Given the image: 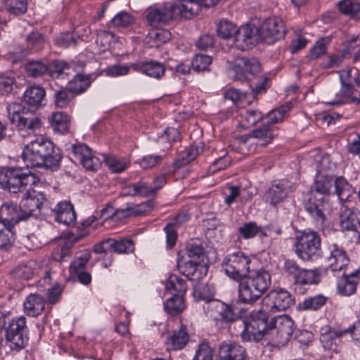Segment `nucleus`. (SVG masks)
Listing matches in <instances>:
<instances>
[{
  "mask_svg": "<svg viewBox=\"0 0 360 360\" xmlns=\"http://www.w3.org/2000/svg\"><path fill=\"white\" fill-rule=\"evenodd\" d=\"M259 25L257 27L252 26L253 24H245L238 29L232 22L226 21V46L231 49L236 47L245 50L259 39L271 44L285 34L283 21L278 17L269 18Z\"/></svg>",
  "mask_w": 360,
  "mask_h": 360,
  "instance_id": "f257e3e1",
  "label": "nucleus"
},
{
  "mask_svg": "<svg viewBox=\"0 0 360 360\" xmlns=\"http://www.w3.org/2000/svg\"><path fill=\"white\" fill-rule=\"evenodd\" d=\"M21 157L27 167L53 169L61 160L59 148L41 136H36L25 146Z\"/></svg>",
  "mask_w": 360,
  "mask_h": 360,
  "instance_id": "f03ea898",
  "label": "nucleus"
},
{
  "mask_svg": "<svg viewBox=\"0 0 360 360\" xmlns=\"http://www.w3.org/2000/svg\"><path fill=\"white\" fill-rule=\"evenodd\" d=\"M341 88L335 98L327 103L332 105L347 103L360 105V77L356 69L347 67L340 70Z\"/></svg>",
  "mask_w": 360,
  "mask_h": 360,
  "instance_id": "7ed1b4c3",
  "label": "nucleus"
},
{
  "mask_svg": "<svg viewBox=\"0 0 360 360\" xmlns=\"http://www.w3.org/2000/svg\"><path fill=\"white\" fill-rule=\"evenodd\" d=\"M271 285L270 274L264 269L252 272L246 281L238 283L239 299L245 303L255 302Z\"/></svg>",
  "mask_w": 360,
  "mask_h": 360,
  "instance_id": "20e7f679",
  "label": "nucleus"
},
{
  "mask_svg": "<svg viewBox=\"0 0 360 360\" xmlns=\"http://www.w3.org/2000/svg\"><path fill=\"white\" fill-rule=\"evenodd\" d=\"M269 311L264 309V306L259 309L252 311L246 319L238 326V332L244 341H259L264 335L267 336L269 330Z\"/></svg>",
  "mask_w": 360,
  "mask_h": 360,
  "instance_id": "39448f33",
  "label": "nucleus"
},
{
  "mask_svg": "<svg viewBox=\"0 0 360 360\" xmlns=\"http://www.w3.org/2000/svg\"><path fill=\"white\" fill-rule=\"evenodd\" d=\"M38 178L21 167H3L0 168V186L11 193H17L27 186L34 185Z\"/></svg>",
  "mask_w": 360,
  "mask_h": 360,
  "instance_id": "423d86ee",
  "label": "nucleus"
},
{
  "mask_svg": "<svg viewBox=\"0 0 360 360\" xmlns=\"http://www.w3.org/2000/svg\"><path fill=\"white\" fill-rule=\"evenodd\" d=\"M295 252L304 262H315L322 255L321 238L311 229L298 231L295 236Z\"/></svg>",
  "mask_w": 360,
  "mask_h": 360,
  "instance_id": "0eeeda50",
  "label": "nucleus"
},
{
  "mask_svg": "<svg viewBox=\"0 0 360 360\" xmlns=\"http://www.w3.org/2000/svg\"><path fill=\"white\" fill-rule=\"evenodd\" d=\"M25 70L27 75L32 77H41L49 73L53 78H64L65 76L75 72L70 64L60 60L53 61L50 68L41 60L30 61L25 65Z\"/></svg>",
  "mask_w": 360,
  "mask_h": 360,
  "instance_id": "6e6552de",
  "label": "nucleus"
},
{
  "mask_svg": "<svg viewBox=\"0 0 360 360\" xmlns=\"http://www.w3.org/2000/svg\"><path fill=\"white\" fill-rule=\"evenodd\" d=\"M294 331V321L288 315L278 316L269 323L267 336L278 345L283 346L290 340Z\"/></svg>",
  "mask_w": 360,
  "mask_h": 360,
  "instance_id": "1a4fd4ad",
  "label": "nucleus"
},
{
  "mask_svg": "<svg viewBox=\"0 0 360 360\" xmlns=\"http://www.w3.org/2000/svg\"><path fill=\"white\" fill-rule=\"evenodd\" d=\"M6 342L11 349L20 350L28 341L26 319L21 316L9 322L5 327Z\"/></svg>",
  "mask_w": 360,
  "mask_h": 360,
  "instance_id": "9d476101",
  "label": "nucleus"
},
{
  "mask_svg": "<svg viewBox=\"0 0 360 360\" xmlns=\"http://www.w3.org/2000/svg\"><path fill=\"white\" fill-rule=\"evenodd\" d=\"M230 65L227 70L228 77L233 80L249 79L250 75H254L260 72V63L256 58L248 59L243 57H237L230 60Z\"/></svg>",
  "mask_w": 360,
  "mask_h": 360,
  "instance_id": "9b49d317",
  "label": "nucleus"
},
{
  "mask_svg": "<svg viewBox=\"0 0 360 360\" xmlns=\"http://www.w3.org/2000/svg\"><path fill=\"white\" fill-rule=\"evenodd\" d=\"M283 269L286 274L292 277L295 290L299 293H304V290H302V285L318 282L314 271L302 269L293 259L285 260Z\"/></svg>",
  "mask_w": 360,
  "mask_h": 360,
  "instance_id": "f8f14e48",
  "label": "nucleus"
},
{
  "mask_svg": "<svg viewBox=\"0 0 360 360\" xmlns=\"http://www.w3.org/2000/svg\"><path fill=\"white\" fill-rule=\"evenodd\" d=\"M250 260L240 251L229 253L226 258V275L237 284L249 271Z\"/></svg>",
  "mask_w": 360,
  "mask_h": 360,
  "instance_id": "ddd939ff",
  "label": "nucleus"
},
{
  "mask_svg": "<svg viewBox=\"0 0 360 360\" xmlns=\"http://www.w3.org/2000/svg\"><path fill=\"white\" fill-rule=\"evenodd\" d=\"M262 304L265 309L269 310L270 313H274L290 307L294 304V299L285 290H274L262 299Z\"/></svg>",
  "mask_w": 360,
  "mask_h": 360,
  "instance_id": "4468645a",
  "label": "nucleus"
},
{
  "mask_svg": "<svg viewBox=\"0 0 360 360\" xmlns=\"http://www.w3.org/2000/svg\"><path fill=\"white\" fill-rule=\"evenodd\" d=\"M152 202H143L139 205L128 203L125 208L115 210L111 205H108L101 212V217L103 220H107L115 216L127 217L130 216H140L146 214L153 207Z\"/></svg>",
  "mask_w": 360,
  "mask_h": 360,
  "instance_id": "2eb2a0df",
  "label": "nucleus"
},
{
  "mask_svg": "<svg viewBox=\"0 0 360 360\" xmlns=\"http://www.w3.org/2000/svg\"><path fill=\"white\" fill-rule=\"evenodd\" d=\"M329 268L333 274L345 271L349 259L345 249L337 243H329L326 252Z\"/></svg>",
  "mask_w": 360,
  "mask_h": 360,
  "instance_id": "dca6fc26",
  "label": "nucleus"
},
{
  "mask_svg": "<svg viewBox=\"0 0 360 360\" xmlns=\"http://www.w3.org/2000/svg\"><path fill=\"white\" fill-rule=\"evenodd\" d=\"M44 200L45 196L42 193L34 190H27L20 202V209H21L25 219L33 215L37 216L39 213Z\"/></svg>",
  "mask_w": 360,
  "mask_h": 360,
  "instance_id": "f3484780",
  "label": "nucleus"
},
{
  "mask_svg": "<svg viewBox=\"0 0 360 360\" xmlns=\"http://www.w3.org/2000/svg\"><path fill=\"white\" fill-rule=\"evenodd\" d=\"M174 13V20L177 18L191 19L197 15L200 11L198 0H172L169 1Z\"/></svg>",
  "mask_w": 360,
  "mask_h": 360,
  "instance_id": "a211bd4d",
  "label": "nucleus"
},
{
  "mask_svg": "<svg viewBox=\"0 0 360 360\" xmlns=\"http://www.w3.org/2000/svg\"><path fill=\"white\" fill-rule=\"evenodd\" d=\"M169 1L165 3L159 8H149L146 11V18L148 24L154 27H162L174 20V13Z\"/></svg>",
  "mask_w": 360,
  "mask_h": 360,
  "instance_id": "6ab92c4d",
  "label": "nucleus"
},
{
  "mask_svg": "<svg viewBox=\"0 0 360 360\" xmlns=\"http://www.w3.org/2000/svg\"><path fill=\"white\" fill-rule=\"evenodd\" d=\"M74 158L89 171H96L101 166L100 160L94 156L90 148L83 143L72 145Z\"/></svg>",
  "mask_w": 360,
  "mask_h": 360,
  "instance_id": "aec40b11",
  "label": "nucleus"
},
{
  "mask_svg": "<svg viewBox=\"0 0 360 360\" xmlns=\"http://www.w3.org/2000/svg\"><path fill=\"white\" fill-rule=\"evenodd\" d=\"M359 274L360 269L348 274H346L345 270L333 274L334 276L340 278L338 283L339 293L345 296H349L354 293L356 285L360 281Z\"/></svg>",
  "mask_w": 360,
  "mask_h": 360,
  "instance_id": "412c9836",
  "label": "nucleus"
},
{
  "mask_svg": "<svg viewBox=\"0 0 360 360\" xmlns=\"http://www.w3.org/2000/svg\"><path fill=\"white\" fill-rule=\"evenodd\" d=\"M207 317L212 319L219 330H223L225 323V302L221 300H212L203 307Z\"/></svg>",
  "mask_w": 360,
  "mask_h": 360,
  "instance_id": "4be33fe9",
  "label": "nucleus"
},
{
  "mask_svg": "<svg viewBox=\"0 0 360 360\" xmlns=\"http://www.w3.org/2000/svg\"><path fill=\"white\" fill-rule=\"evenodd\" d=\"M347 333V330H335L329 326H324L321 329L320 341L326 349L337 352L341 342V337Z\"/></svg>",
  "mask_w": 360,
  "mask_h": 360,
  "instance_id": "5701e85b",
  "label": "nucleus"
},
{
  "mask_svg": "<svg viewBox=\"0 0 360 360\" xmlns=\"http://www.w3.org/2000/svg\"><path fill=\"white\" fill-rule=\"evenodd\" d=\"M189 339L186 326L181 324L179 328L168 333L165 344L167 349L180 350L185 347Z\"/></svg>",
  "mask_w": 360,
  "mask_h": 360,
  "instance_id": "b1692460",
  "label": "nucleus"
},
{
  "mask_svg": "<svg viewBox=\"0 0 360 360\" xmlns=\"http://www.w3.org/2000/svg\"><path fill=\"white\" fill-rule=\"evenodd\" d=\"M52 212L56 221L60 224L72 226L76 222V213L72 204L69 201L59 202Z\"/></svg>",
  "mask_w": 360,
  "mask_h": 360,
  "instance_id": "393cba45",
  "label": "nucleus"
},
{
  "mask_svg": "<svg viewBox=\"0 0 360 360\" xmlns=\"http://www.w3.org/2000/svg\"><path fill=\"white\" fill-rule=\"evenodd\" d=\"M182 274L191 281L202 279L208 271V267L200 261L188 259L179 265Z\"/></svg>",
  "mask_w": 360,
  "mask_h": 360,
  "instance_id": "a878e982",
  "label": "nucleus"
},
{
  "mask_svg": "<svg viewBox=\"0 0 360 360\" xmlns=\"http://www.w3.org/2000/svg\"><path fill=\"white\" fill-rule=\"evenodd\" d=\"M340 226L346 231H355L360 226V212L342 205L340 215Z\"/></svg>",
  "mask_w": 360,
  "mask_h": 360,
  "instance_id": "bb28decb",
  "label": "nucleus"
},
{
  "mask_svg": "<svg viewBox=\"0 0 360 360\" xmlns=\"http://www.w3.org/2000/svg\"><path fill=\"white\" fill-rule=\"evenodd\" d=\"M293 186L290 185L287 181H279L269 188L266 193V199L271 205L282 202L289 193L292 192Z\"/></svg>",
  "mask_w": 360,
  "mask_h": 360,
  "instance_id": "cd10ccee",
  "label": "nucleus"
},
{
  "mask_svg": "<svg viewBox=\"0 0 360 360\" xmlns=\"http://www.w3.org/2000/svg\"><path fill=\"white\" fill-rule=\"evenodd\" d=\"M15 124L20 130L32 134L40 132L43 127L41 119L28 112H23L22 117L18 118V122Z\"/></svg>",
  "mask_w": 360,
  "mask_h": 360,
  "instance_id": "c85d7f7f",
  "label": "nucleus"
},
{
  "mask_svg": "<svg viewBox=\"0 0 360 360\" xmlns=\"http://www.w3.org/2000/svg\"><path fill=\"white\" fill-rule=\"evenodd\" d=\"M276 130L270 127L268 124L263 125L261 128L257 129L252 131V134L249 136H241L237 139L242 143H245L250 138H255L259 141L260 145L266 146L271 143L276 136Z\"/></svg>",
  "mask_w": 360,
  "mask_h": 360,
  "instance_id": "c756f323",
  "label": "nucleus"
},
{
  "mask_svg": "<svg viewBox=\"0 0 360 360\" xmlns=\"http://www.w3.org/2000/svg\"><path fill=\"white\" fill-rule=\"evenodd\" d=\"M335 186V194L338 197L340 202L343 205L350 201V198L355 193L354 188L347 181V179L340 176L333 180Z\"/></svg>",
  "mask_w": 360,
  "mask_h": 360,
  "instance_id": "7c9ffc66",
  "label": "nucleus"
},
{
  "mask_svg": "<svg viewBox=\"0 0 360 360\" xmlns=\"http://www.w3.org/2000/svg\"><path fill=\"white\" fill-rule=\"evenodd\" d=\"M1 213L6 216L2 221H5L9 226H13L20 221L26 220L20 207H18L13 204H4L1 209Z\"/></svg>",
  "mask_w": 360,
  "mask_h": 360,
  "instance_id": "2f4dec72",
  "label": "nucleus"
},
{
  "mask_svg": "<svg viewBox=\"0 0 360 360\" xmlns=\"http://www.w3.org/2000/svg\"><path fill=\"white\" fill-rule=\"evenodd\" d=\"M45 95L46 92L43 88L30 86L24 92L23 102L31 107L38 108L42 105Z\"/></svg>",
  "mask_w": 360,
  "mask_h": 360,
  "instance_id": "473e14b6",
  "label": "nucleus"
},
{
  "mask_svg": "<svg viewBox=\"0 0 360 360\" xmlns=\"http://www.w3.org/2000/svg\"><path fill=\"white\" fill-rule=\"evenodd\" d=\"M304 207L317 223H323L325 220L323 198L317 200L315 197L310 198L305 203Z\"/></svg>",
  "mask_w": 360,
  "mask_h": 360,
  "instance_id": "72a5a7b5",
  "label": "nucleus"
},
{
  "mask_svg": "<svg viewBox=\"0 0 360 360\" xmlns=\"http://www.w3.org/2000/svg\"><path fill=\"white\" fill-rule=\"evenodd\" d=\"M44 299L38 294H30L24 302L25 311L32 316L40 314L44 310Z\"/></svg>",
  "mask_w": 360,
  "mask_h": 360,
  "instance_id": "f704fd0d",
  "label": "nucleus"
},
{
  "mask_svg": "<svg viewBox=\"0 0 360 360\" xmlns=\"http://www.w3.org/2000/svg\"><path fill=\"white\" fill-rule=\"evenodd\" d=\"M333 183V179L331 176L319 172L311 186V192L328 195L332 188Z\"/></svg>",
  "mask_w": 360,
  "mask_h": 360,
  "instance_id": "c9c22d12",
  "label": "nucleus"
},
{
  "mask_svg": "<svg viewBox=\"0 0 360 360\" xmlns=\"http://www.w3.org/2000/svg\"><path fill=\"white\" fill-rule=\"evenodd\" d=\"M165 290L171 295L184 297L187 290L186 281L176 275H171L165 282Z\"/></svg>",
  "mask_w": 360,
  "mask_h": 360,
  "instance_id": "e433bc0d",
  "label": "nucleus"
},
{
  "mask_svg": "<svg viewBox=\"0 0 360 360\" xmlns=\"http://www.w3.org/2000/svg\"><path fill=\"white\" fill-rule=\"evenodd\" d=\"M139 68L141 72L155 79L161 78L165 72V66L161 63L153 60L142 63Z\"/></svg>",
  "mask_w": 360,
  "mask_h": 360,
  "instance_id": "4c0bfd02",
  "label": "nucleus"
},
{
  "mask_svg": "<svg viewBox=\"0 0 360 360\" xmlns=\"http://www.w3.org/2000/svg\"><path fill=\"white\" fill-rule=\"evenodd\" d=\"M165 309L169 314L175 316L181 314L185 309L184 297L179 295H173L164 303Z\"/></svg>",
  "mask_w": 360,
  "mask_h": 360,
  "instance_id": "58836bf2",
  "label": "nucleus"
},
{
  "mask_svg": "<svg viewBox=\"0 0 360 360\" xmlns=\"http://www.w3.org/2000/svg\"><path fill=\"white\" fill-rule=\"evenodd\" d=\"M90 78L86 75H77L71 79L67 88L75 95L84 92L90 86Z\"/></svg>",
  "mask_w": 360,
  "mask_h": 360,
  "instance_id": "ea45409f",
  "label": "nucleus"
},
{
  "mask_svg": "<svg viewBox=\"0 0 360 360\" xmlns=\"http://www.w3.org/2000/svg\"><path fill=\"white\" fill-rule=\"evenodd\" d=\"M50 123L54 131L65 134L69 129V119L67 115L61 112L52 114L50 117Z\"/></svg>",
  "mask_w": 360,
  "mask_h": 360,
  "instance_id": "a19ab883",
  "label": "nucleus"
},
{
  "mask_svg": "<svg viewBox=\"0 0 360 360\" xmlns=\"http://www.w3.org/2000/svg\"><path fill=\"white\" fill-rule=\"evenodd\" d=\"M226 360H249L245 348L236 342L226 345Z\"/></svg>",
  "mask_w": 360,
  "mask_h": 360,
  "instance_id": "79ce46f5",
  "label": "nucleus"
},
{
  "mask_svg": "<svg viewBox=\"0 0 360 360\" xmlns=\"http://www.w3.org/2000/svg\"><path fill=\"white\" fill-rule=\"evenodd\" d=\"M14 240V233L11 226L0 219V248L7 249Z\"/></svg>",
  "mask_w": 360,
  "mask_h": 360,
  "instance_id": "37998d69",
  "label": "nucleus"
},
{
  "mask_svg": "<svg viewBox=\"0 0 360 360\" xmlns=\"http://www.w3.org/2000/svg\"><path fill=\"white\" fill-rule=\"evenodd\" d=\"M110 243H111L112 250L118 254H128L132 252L134 250V243L130 239L115 240L111 238Z\"/></svg>",
  "mask_w": 360,
  "mask_h": 360,
  "instance_id": "c03bdc74",
  "label": "nucleus"
},
{
  "mask_svg": "<svg viewBox=\"0 0 360 360\" xmlns=\"http://www.w3.org/2000/svg\"><path fill=\"white\" fill-rule=\"evenodd\" d=\"M27 0H4L6 9L11 14L19 15L27 10Z\"/></svg>",
  "mask_w": 360,
  "mask_h": 360,
  "instance_id": "a18cd8bd",
  "label": "nucleus"
},
{
  "mask_svg": "<svg viewBox=\"0 0 360 360\" xmlns=\"http://www.w3.org/2000/svg\"><path fill=\"white\" fill-rule=\"evenodd\" d=\"M105 163L114 173H121L124 171L129 165L127 160L123 158H117L115 156H105Z\"/></svg>",
  "mask_w": 360,
  "mask_h": 360,
  "instance_id": "49530a36",
  "label": "nucleus"
},
{
  "mask_svg": "<svg viewBox=\"0 0 360 360\" xmlns=\"http://www.w3.org/2000/svg\"><path fill=\"white\" fill-rule=\"evenodd\" d=\"M326 300L327 297L321 295L310 297L300 303L299 307L303 310H317L326 304Z\"/></svg>",
  "mask_w": 360,
  "mask_h": 360,
  "instance_id": "de8ad7c7",
  "label": "nucleus"
},
{
  "mask_svg": "<svg viewBox=\"0 0 360 360\" xmlns=\"http://www.w3.org/2000/svg\"><path fill=\"white\" fill-rule=\"evenodd\" d=\"M74 98L75 95L68 88L62 89L54 94L55 105L60 108L67 107Z\"/></svg>",
  "mask_w": 360,
  "mask_h": 360,
  "instance_id": "09e8293b",
  "label": "nucleus"
},
{
  "mask_svg": "<svg viewBox=\"0 0 360 360\" xmlns=\"http://www.w3.org/2000/svg\"><path fill=\"white\" fill-rule=\"evenodd\" d=\"M242 309L233 304H226V322H236L233 326V328L236 329V326H239L240 321L239 319L241 317ZM229 330H232V326H230Z\"/></svg>",
  "mask_w": 360,
  "mask_h": 360,
  "instance_id": "8fccbe9b",
  "label": "nucleus"
},
{
  "mask_svg": "<svg viewBox=\"0 0 360 360\" xmlns=\"http://www.w3.org/2000/svg\"><path fill=\"white\" fill-rule=\"evenodd\" d=\"M8 117L13 124H16L18 122V118L22 117L23 112L28 111L18 103H9L6 107Z\"/></svg>",
  "mask_w": 360,
  "mask_h": 360,
  "instance_id": "3c124183",
  "label": "nucleus"
},
{
  "mask_svg": "<svg viewBox=\"0 0 360 360\" xmlns=\"http://www.w3.org/2000/svg\"><path fill=\"white\" fill-rule=\"evenodd\" d=\"M212 59L204 54H196L191 63L192 68L196 72L205 71L211 64Z\"/></svg>",
  "mask_w": 360,
  "mask_h": 360,
  "instance_id": "603ef678",
  "label": "nucleus"
},
{
  "mask_svg": "<svg viewBox=\"0 0 360 360\" xmlns=\"http://www.w3.org/2000/svg\"><path fill=\"white\" fill-rule=\"evenodd\" d=\"M339 11L345 15H354L360 12V3L352 2L350 0H342L338 3Z\"/></svg>",
  "mask_w": 360,
  "mask_h": 360,
  "instance_id": "864d4df0",
  "label": "nucleus"
},
{
  "mask_svg": "<svg viewBox=\"0 0 360 360\" xmlns=\"http://www.w3.org/2000/svg\"><path fill=\"white\" fill-rule=\"evenodd\" d=\"M134 22V18L127 12L117 13L110 21V24L116 27H127Z\"/></svg>",
  "mask_w": 360,
  "mask_h": 360,
  "instance_id": "5fc2aeb1",
  "label": "nucleus"
},
{
  "mask_svg": "<svg viewBox=\"0 0 360 360\" xmlns=\"http://www.w3.org/2000/svg\"><path fill=\"white\" fill-rule=\"evenodd\" d=\"M79 39L78 36H75L72 33H62L56 39V44L62 48H68L69 46H75L77 41Z\"/></svg>",
  "mask_w": 360,
  "mask_h": 360,
  "instance_id": "6e6d98bb",
  "label": "nucleus"
},
{
  "mask_svg": "<svg viewBox=\"0 0 360 360\" xmlns=\"http://www.w3.org/2000/svg\"><path fill=\"white\" fill-rule=\"evenodd\" d=\"M330 41L329 37L320 39L310 51V57L316 59L326 53L327 46Z\"/></svg>",
  "mask_w": 360,
  "mask_h": 360,
  "instance_id": "4d7b16f0",
  "label": "nucleus"
},
{
  "mask_svg": "<svg viewBox=\"0 0 360 360\" xmlns=\"http://www.w3.org/2000/svg\"><path fill=\"white\" fill-rule=\"evenodd\" d=\"M215 290L210 285H200L195 290V295L206 302L212 300H216L214 297Z\"/></svg>",
  "mask_w": 360,
  "mask_h": 360,
  "instance_id": "13d9d810",
  "label": "nucleus"
},
{
  "mask_svg": "<svg viewBox=\"0 0 360 360\" xmlns=\"http://www.w3.org/2000/svg\"><path fill=\"white\" fill-rule=\"evenodd\" d=\"M90 253L87 252L77 257L70 266V272L72 274H76L80 271H84V266L88 263Z\"/></svg>",
  "mask_w": 360,
  "mask_h": 360,
  "instance_id": "bf43d9fd",
  "label": "nucleus"
},
{
  "mask_svg": "<svg viewBox=\"0 0 360 360\" xmlns=\"http://www.w3.org/2000/svg\"><path fill=\"white\" fill-rule=\"evenodd\" d=\"M197 156L198 152L196 149L191 147L188 148L182 153L181 158L176 160L175 165L177 167L187 165L193 160Z\"/></svg>",
  "mask_w": 360,
  "mask_h": 360,
  "instance_id": "052dcab7",
  "label": "nucleus"
},
{
  "mask_svg": "<svg viewBox=\"0 0 360 360\" xmlns=\"http://www.w3.org/2000/svg\"><path fill=\"white\" fill-rule=\"evenodd\" d=\"M195 360H212V349L207 342H202L199 345L195 354Z\"/></svg>",
  "mask_w": 360,
  "mask_h": 360,
  "instance_id": "680f3d73",
  "label": "nucleus"
},
{
  "mask_svg": "<svg viewBox=\"0 0 360 360\" xmlns=\"http://www.w3.org/2000/svg\"><path fill=\"white\" fill-rule=\"evenodd\" d=\"M290 110V105L288 104L285 106H281L278 109L271 111L267 116L268 122L271 124H276L283 120L284 115Z\"/></svg>",
  "mask_w": 360,
  "mask_h": 360,
  "instance_id": "e2e57ef3",
  "label": "nucleus"
},
{
  "mask_svg": "<svg viewBox=\"0 0 360 360\" xmlns=\"http://www.w3.org/2000/svg\"><path fill=\"white\" fill-rule=\"evenodd\" d=\"M162 159L161 155H148L143 156L138 161V164L143 169H149L157 165Z\"/></svg>",
  "mask_w": 360,
  "mask_h": 360,
  "instance_id": "0e129e2a",
  "label": "nucleus"
},
{
  "mask_svg": "<svg viewBox=\"0 0 360 360\" xmlns=\"http://www.w3.org/2000/svg\"><path fill=\"white\" fill-rule=\"evenodd\" d=\"M27 46L30 49L39 50L43 44L44 39L41 34L38 32H32L26 38Z\"/></svg>",
  "mask_w": 360,
  "mask_h": 360,
  "instance_id": "69168bd1",
  "label": "nucleus"
},
{
  "mask_svg": "<svg viewBox=\"0 0 360 360\" xmlns=\"http://www.w3.org/2000/svg\"><path fill=\"white\" fill-rule=\"evenodd\" d=\"M259 231V227L255 222H249L245 224L239 228L240 233L244 238H251L254 237Z\"/></svg>",
  "mask_w": 360,
  "mask_h": 360,
  "instance_id": "338daca9",
  "label": "nucleus"
},
{
  "mask_svg": "<svg viewBox=\"0 0 360 360\" xmlns=\"http://www.w3.org/2000/svg\"><path fill=\"white\" fill-rule=\"evenodd\" d=\"M204 250L202 245L197 243H191L186 248V255L189 259L200 261V257L203 256Z\"/></svg>",
  "mask_w": 360,
  "mask_h": 360,
  "instance_id": "774afa93",
  "label": "nucleus"
}]
</instances>
